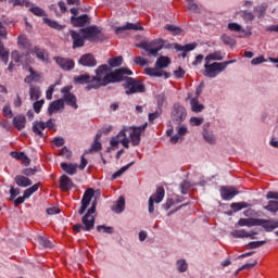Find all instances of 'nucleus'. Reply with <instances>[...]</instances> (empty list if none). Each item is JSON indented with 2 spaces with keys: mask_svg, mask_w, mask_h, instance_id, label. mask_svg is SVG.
<instances>
[{
  "mask_svg": "<svg viewBox=\"0 0 278 278\" xmlns=\"http://www.w3.org/2000/svg\"><path fill=\"white\" fill-rule=\"evenodd\" d=\"M108 64L110 68H118V66H123V55L110 58Z\"/></svg>",
  "mask_w": 278,
  "mask_h": 278,
  "instance_id": "nucleus-37",
  "label": "nucleus"
},
{
  "mask_svg": "<svg viewBox=\"0 0 278 278\" xmlns=\"http://www.w3.org/2000/svg\"><path fill=\"white\" fill-rule=\"evenodd\" d=\"M191 127H201L205 123V118L193 116L189 119Z\"/></svg>",
  "mask_w": 278,
  "mask_h": 278,
  "instance_id": "nucleus-52",
  "label": "nucleus"
},
{
  "mask_svg": "<svg viewBox=\"0 0 278 278\" xmlns=\"http://www.w3.org/2000/svg\"><path fill=\"white\" fill-rule=\"evenodd\" d=\"M174 47H175L176 51H181L180 55L182 58H187V55H188V53H190V51H194V49H197V47H199V43L191 42V43H186L184 46H181L179 43H175Z\"/></svg>",
  "mask_w": 278,
  "mask_h": 278,
  "instance_id": "nucleus-21",
  "label": "nucleus"
},
{
  "mask_svg": "<svg viewBox=\"0 0 278 278\" xmlns=\"http://www.w3.org/2000/svg\"><path fill=\"white\" fill-rule=\"evenodd\" d=\"M9 3H13V8L25 5V8H29L31 5V2L29 0H9Z\"/></svg>",
  "mask_w": 278,
  "mask_h": 278,
  "instance_id": "nucleus-53",
  "label": "nucleus"
},
{
  "mask_svg": "<svg viewBox=\"0 0 278 278\" xmlns=\"http://www.w3.org/2000/svg\"><path fill=\"white\" fill-rule=\"evenodd\" d=\"M192 188V184L188 180H182L180 184L181 194H188V191Z\"/></svg>",
  "mask_w": 278,
  "mask_h": 278,
  "instance_id": "nucleus-59",
  "label": "nucleus"
},
{
  "mask_svg": "<svg viewBox=\"0 0 278 278\" xmlns=\"http://www.w3.org/2000/svg\"><path fill=\"white\" fill-rule=\"evenodd\" d=\"M81 223H83L84 231H92V229H94V224L97 223V217L83 215Z\"/></svg>",
  "mask_w": 278,
  "mask_h": 278,
  "instance_id": "nucleus-23",
  "label": "nucleus"
},
{
  "mask_svg": "<svg viewBox=\"0 0 278 278\" xmlns=\"http://www.w3.org/2000/svg\"><path fill=\"white\" fill-rule=\"evenodd\" d=\"M54 61L63 71H73V68H75V61L73 59L55 56Z\"/></svg>",
  "mask_w": 278,
  "mask_h": 278,
  "instance_id": "nucleus-18",
  "label": "nucleus"
},
{
  "mask_svg": "<svg viewBox=\"0 0 278 278\" xmlns=\"http://www.w3.org/2000/svg\"><path fill=\"white\" fill-rule=\"evenodd\" d=\"M73 188H76V185L75 182H73V179L68 177V175L66 174L61 175L59 179V190H61V192H71Z\"/></svg>",
  "mask_w": 278,
  "mask_h": 278,
  "instance_id": "nucleus-14",
  "label": "nucleus"
},
{
  "mask_svg": "<svg viewBox=\"0 0 278 278\" xmlns=\"http://www.w3.org/2000/svg\"><path fill=\"white\" fill-rule=\"evenodd\" d=\"M63 101L66 103V105H70V108H73L74 110H77L79 105L77 104V96L75 93H68L63 96Z\"/></svg>",
  "mask_w": 278,
  "mask_h": 278,
  "instance_id": "nucleus-27",
  "label": "nucleus"
},
{
  "mask_svg": "<svg viewBox=\"0 0 278 278\" xmlns=\"http://www.w3.org/2000/svg\"><path fill=\"white\" fill-rule=\"evenodd\" d=\"M12 125L17 131H23L27 125V117L24 114H17L13 117Z\"/></svg>",
  "mask_w": 278,
  "mask_h": 278,
  "instance_id": "nucleus-22",
  "label": "nucleus"
},
{
  "mask_svg": "<svg viewBox=\"0 0 278 278\" xmlns=\"http://www.w3.org/2000/svg\"><path fill=\"white\" fill-rule=\"evenodd\" d=\"M9 194H10V198H9V201H12L14 205H16V200L18 198V194H21V189L20 188H15L14 185H10V190H9Z\"/></svg>",
  "mask_w": 278,
  "mask_h": 278,
  "instance_id": "nucleus-39",
  "label": "nucleus"
},
{
  "mask_svg": "<svg viewBox=\"0 0 278 278\" xmlns=\"http://www.w3.org/2000/svg\"><path fill=\"white\" fill-rule=\"evenodd\" d=\"M134 75V72L128 67H118L109 74H105L103 77L104 86L109 84H121V81L127 83V79Z\"/></svg>",
  "mask_w": 278,
  "mask_h": 278,
  "instance_id": "nucleus-3",
  "label": "nucleus"
},
{
  "mask_svg": "<svg viewBox=\"0 0 278 278\" xmlns=\"http://www.w3.org/2000/svg\"><path fill=\"white\" fill-rule=\"evenodd\" d=\"M155 99H156V103H157V109H159V110H162V108H163L164 105H166V94L160 93V94H157V96L155 97Z\"/></svg>",
  "mask_w": 278,
  "mask_h": 278,
  "instance_id": "nucleus-56",
  "label": "nucleus"
},
{
  "mask_svg": "<svg viewBox=\"0 0 278 278\" xmlns=\"http://www.w3.org/2000/svg\"><path fill=\"white\" fill-rule=\"evenodd\" d=\"M190 105H191V111L194 112L195 114H199L200 112L205 110V105L199 102V98H192L190 101Z\"/></svg>",
  "mask_w": 278,
  "mask_h": 278,
  "instance_id": "nucleus-34",
  "label": "nucleus"
},
{
  "mask_svg": "<svg viewBox=\"0 0 278 278\" xmlns=\"http://www.w3.org/2000/svg\"><path fill=\"white\" fill-rule=\"evenodd\" d=\"M134 62H135V64H137V66H148L149 65V61L142 56H135Z\"/></svg>",
  "mask_w": 278,
  "mask_h": 278,
  "instance_id": "nucleus-63",
  "label": "nucleus"
},
{
  "mask_svg": "<svg viewBox=\"0 0 278 278\" xmlns=\"http://www.w3.org/2000/svg\"><path fill=\"white\" fill-rule=\"evenodd\" d=\"M228 29L229 31H244V28H242V25L236 22L228 23Z\"/></svg>",
  "mask_w": 278,
  "mask_h": 278,
  "instance_id": "nucleus-61",
  "label": "nucleus"
},
{
  "mask_svg": "<svg viewBox=\"0 0 278 278\" xmlns=\"http://www.w3.org/2000/svg\"><path fill=\"white\" fill-rule=\"evenodd\" d=\"M230 236H232V238H249V231L245 229H235L230 232Z\"/></svg>",
  "mask_w": 278,
  "mask_h": 278,
  "instance_id": "nucleus-46",
  "label": "nucleus"
},
{
  "mask_svg": "<svg viewBox=\"0 0 278 278\" xmlns=\"http://www.w3.org/2000/svg\"><path fill=\"white\" fill-rule=\"evenodd\" d=\"M252 204L245 202V201H242V202H232L230 204V208L235 212V213H238V212H242V210H247V207H251Z\"/></svg>",
  "mask_w": 278,
  "mask_h": 278,
  "instance_id": "nucleus-33",
  "label": "nucleus"
},
{
  "mask_svg": "<svg viewBox=\"0 0 278 278\" xmlns=\"http://www.w3.org/2000/svg\"><path fill=\"white\" fill-rule=\"evenodd\" d=\"M14 181L18 188H29L34 184V181L23 174L16 175Z\"/></svg>",
  "mask_w": 278,
  "mask_h": 278,
  "instance_id": "nucleus-25",
  "label": "nucleus"
},
{
  "mask_svg": "<svg viewBox=\"0 0 278 278\" xmlns=\"http://www.w3.org/2000/svg\"><path fill=\"white\" fill-rule=\"evenodd\" d=\"M240 14L243 21H245V23L255 21V15L252 12H249L248 10L241 11Z\"/></svg>",
  "mask_w": 278,
  "mask_h": 278,
  "instance_id": "nucleus-50",
  "label": "nucleus"
},
{
  "mask_svg": "<svg viewBox=\"0 0 278 278\" xmlns=\"http://www.w3.org/2000/svg\"><path fill=\"white\" fill-rule=\"evenodd\" d=\"M45 105V99L35 100L33 103V110L35 114H40L42 112V106Z\"/></svg>",
  "mask_w": 278,
  "mask_h": 278,
  "instance_id": "nucleus-48",
  "label": "nucleus"
},
{
  "mask_svg": "<svg viewBox=\"0 0 278 278\" xmlns=\"http://www.w3.org/2000/svg\"><path fill=\"white\" fill-rule=\"evenodd\" d=\"M266 10H268V3L263 2L260 7H254V12H257V18H264L266 16Z\"/></svg>",
  "mask_w": 278,
  "mask_h": 278,
  "instance_id": "nucleus-40",
  "label": "nucleus"
},
{
  "mask_svg": "<svg viewBox=\"0 0 278 278\" xmlns=\"http://www.w3.org/2000/svg\"><path fill=\"white\" fill-rule=\"evenodd\" d=\"M229 64H236V59L224 62H207L204 63V71H202V75L204 77H208V79H216Z\"/></svg>",
  "mask_w": 278,
  "mask_h": 278,
  "instance_id": "nucleus-2",
  "label": "nucleus"
},
{
  "mask_svg": "<svg viewBox=\"0 0 278 278\" xmlns=\"http://www.w3.org/2000/svg\"><path fill=\"white\" fill-rule=\"evenodd\" d=\"M62 170L67 175H77L78 165L74 163L63 162L60 164Z\"/></svg>",
  "mask_w": 278,
  "mask_h": 278,
  "instance_id": "nucleus-26",
  "label": "nucleus"
},
{
  "mask_svg": "<svg viewBox=\"0 0 278 278\" xmlns=\"http://www.w3.org/2000/svg\"><path fill=\"white\" fill-rule=\"evenodd\" d=\"M38 173V168L36 167H26L21 169V175H24L25 177H34Z\"/></svg>",
  "mask_w": 278,
  "mask_h": 278,
  "instance_id": "nucleus-47",
  "label": "nucleus"
},
{
  "mask_svg": "<svg viewBox=\"0 0 278 278\" xmlns=\"http://www.w3.org/2000/svg\"><path fill=\"white\" fill-rule=\"evenodd\" d=\"M266 244V241H251L248 243V249H260L261 247H264Z\"/></svg>",
  "mask_w": 278,
  "mask_h": 278,
  "instance_id": "nucleus-62",
  "label": "nucleus"
},
{
  "mask_svg": "<svg viewBox=\"0 0 278 278\" xmlns=\"http://www.w3.org/2000/svg\"><path fill=\"white\" fill-rule=\"evenodd\" d=\"M52 143L54 144V147H64V144H66V140H64L63 137H54L52 140Z\"/></svg>",
  "mask_w": 278,
  "mask_h": 278,
  "instance_id": "nucleus-64",
  "label": "nucleus"
},
{
  "mask_svg": "<svg viewBox=\"0 0 278 278\" xmlns=\"http://www.w3.org/2000/svg\"><path fill=\"white\" fill-rule=\"evenodd\" d=\"M160 116H162V110L159 109L155 112L148 114V121L153 124V122L156 121V118H160Z\"/></svg>",
  "mask_w": 278,
  "mask_h": 278,
  "instance_id": "nucleus-60",
  "label": "nucleus"
},
{
  "mask_svg": "<svg viewBox=\"0 0 278 278\" xmlns=\"http://www.w3.org/2000/svg\"><path fill=\"white\" fill-rule=\"evenodd\" d=\"M97 231H99V232L103 231V233L112 235V233H114V227L105 226V225H98Z\"/></svg>",
  "mask_w": 278,
  "mask_h": 278,
  "instance_id": "nucleus-58",
  "label": "nucleus"
},
{
  "mask_svg": "<svg viewBox=\"0 0 278 278\" xmlns=\"http://www.w3.org/2000/svg\"><path fill=\"white\" fill-rule=\"evenodd\" d=\"M149 127V123H144L141 126H130L129 129H131V132L129 135L130 142L132 147H139L140 142L142 140V134L147 131V128Z\"/></svg>",
  "mask_w": 278,
  "mask_h": 278,
  "instance_id": "nucleus-8",
  "label": "nucleus"
},
{
  "mask_svg": "<svg viewBox=\"0 0 278 278\" xmlns=\"http://www.w3.org/2000/svg\"><path fill=\"white\" fill-rule=\"evenodd\" d=\"M91 21L92 17H90V15L87 13L77 16H71L70 18V23L73 25V27H81V29H84V27H88Z\"/></svg>",
  "mask_w": 278,
  "mask_h": 278,
  "instance_id": "nucleus-12",
  "label": "nucleus"
},
{
  "mask_svg": "<svg viewBox=\"0 0 278 278\" xmlns=\"http://www.w3.org/2000/svg\"><path fill=\"white\" fill-rule=\"evenodd\" d=\"M122 86L123 88H125V94H127L128 97L130 94L147 92V86H144V83L134 77L128 76L126 83H124Z\"/></svg>",
  "mask_w": 278,
  "mask_h": 278,
  "instance_id": "nucleus-6",
  "label": "nucleus"
},
{
  "mask_svg": "<svg viewBox=\"0 0 278 278\" xmlns=\"http://www.w3.org/2000/svg\"><path fill=\"white\" fill-rule=\"evenodd\" d=\"M176 268L178 273H186L188 270V262L184 258H180L176 262Z\"/></svg>",
  "mask_w": 278,
  "mask_h": 278,
  "instance_id": "nucleus-44",
  "label": "nucleus"
},
{
  "mask_svg": "<svg viewBox=\"0 0 278 278\" xmlns=\"http://www.w3.org/2000/svg\"><path fill=\"white\" fill-rule=\"evenodd\" d=\"M112 68H110V65L108 64H102L98 66L96 70V76H92V80L94 83L87 85L86 90H99V88L105 87V83L103 81V75L110 74Z\"/></svg>",
  "mask_w": 278,
  "mask_h": 278,
  "instance_id": "nucleus-5",
  "label": "nucleus"
},
{
  "mask_svg": "<svg viewBox=\"0 0 278 278\" xmlns=\"http://www.w3.org/2000/svg\"><path fill=\"white\" fill-rule=\"evenodd\" d=\"M144 73L148 75V77H162L160 68L157 67H146Z\"/></svg>",
  "mask_w": 278,
  "mask_h": 278,
  "instance_id": "nucleus-42",
  "label": "nucleus"
},
{
  "mask_svg": "<svg viewBox=\"0 0 278 278\" xmlns=\"http://www.w3.org/2000/svg\"><path fill=\"white\" fill-rule=\"evenodd\" d=\"M73 83L76 86H84V84H88V86H90V84H94V80H92V76H90V74L85 73L80 74L79 76H75Z\"/></svg>",
  "mask_w": 278,
  "mask_h": 278,
  "instance_id": "nucleus-24",
  "label": "nucleus"
},
{
  "mask_svg": "<svg viewBox=\"0 0 278 278\" xmlns=\"http://www.w3.org/2000/svg\"><path fill=\"white\" fill-rule=\"evenodd\" d=\"M31 53H34L38 58V60H41V62H45V60H47L45 58V49H40L38 46H35L33 48Z\"/></svg>",
  "mask_w": 278,
  "mask_h": 278,
  "instance_id": "nucleus-45",
  "label": "nucleus"
},
{
  "mask_svg": "<svg viewBox=\"0 0 278 278\" xmlns=\"http://www.w3.org/2000/svg\"><path fill=\"white\" fill-rule=\"evenodd\" d=\"M170 62L172 61L168 56L161 55L155 62V68H159V71H162V68H168V66H170Z\"/></svg>",
  "mask_w": 278,
  "mask_h": 278,
  "instance_id": "nucleus-29",
  "label": "nucleus"
},
{
  "mask_svg": "<svg viewBox=\"0 0 278 278\" xmlns=\"http://www.w3.org/2000/svg\"><path fill=\"white\" fill-rule=\"evenodd\" d=\"M29 12H31V14H34L35 16H47V12L40 7H31L29 9Z\"/></svg>",
  "mask_w": 278,
  "mask_h": 278,
  "instance_id": "nucleus-57",
  "label": "nucleus"
},
{
  "mask_svg": "<svg viewBox=\"0 0 278 278\" xmlns=\"http://www.w3.org/2000/svg\"><path fill=\"white\" fill-rule=\"evenodd\" d=\"M220 40L224 42V45H226L227 47H236V39L231 38L229 35L227 34H223L220 36Z\"/></svg>",
  "mask_w": 278,
  "mask_h": 278,
  "instance_id": "nucleus-43",
  "label": "nucleus"
},
{
  "mask_svg": "<svg viewBox=\"0 0 278 278\" xmlns=\"http://www.w3.org/2000/svg\"><path fill=\"white\" fill-rule=\"evenodd\" d=\"M219 193L223 201H231V199L240 194V191L235 186H222Z\"/></svg>",
  "mask_w": 278,
  "mask_h": 278,
  "instance_id": "nucleus-13",
  "label": "nucleus"
},
{
  "mask_svg": "<svg viewBox=\"0 0 278 278\" xmlns=\"http://www.w3.org/2000/svg\"><path fill=\"white\" fill-rule=\"evenodd\" d=\"M0 61L3 64H8L10 61V50L5 49V47L2 50L0 49Z\"/></svg>",
  "mask_w": 278,
  "mask_h": 278,
  "instance_id": "nucleus-54",
  "label": "nucleus"
},
{
  "mask_svg": "<svg viewBox=\"0 0 278 278\" xmlns=\"http://www.w3.org/2000/svg\"><path fill=\"white\" fill-rule=\"evenodd\" d=\"M239 227H263V229L270 233L274 229H278V219H265V218H240L237 223Z\"/></svg>",
  "mask_w": 278,
  "mask_h": 278,
  "instance_id": "nucleus-1",
  "label": "nucleus"
},
{
  "mask_svg": "<svg viewBox=\"0 0 278 278\" xmlns=\"http://www.w3.org/2000/svg\"><path fill=\"white\" fill-rule=\"evenodd\" d=\"M144 31V27L140 24L126 23L124 26H118L115 28V35L121 36L124 31Z\"/></svg>",
  "mask_w": 278,
  "mask_h": 278,
  "instance_id": "nucleus-16",
  "label": "nucleus"
},
{
  "mask_svg": "<svg viewBox=\"0 0 278 278\" xmlns=\"http://www.w3.org/2000/svg\"><path fill=\"white\" fill-rule=\"evenodd\" d=\"M38 242L45 249H52V247H53V243H51V241L48 238L42 237V236L38 237Z\"/></svg>",
  "mask_w": 278,
  "mask_h": 278,
  "instance_id": "nucleus-55",
  "label": "nucleus"
},
{
  "mask_svg": "<svg viewBox=\"0 0 278 278\" xmlns=\"http://www.w3.org/2000/svg\"><path fill=\"white\" fill-rule=\"evenodd\" d=\"M64 99L60 98L49 103L48 106V116H53V114H58L61 110H64Z\"/></svg>",
  "mask_w": 278,
  "mask_h": 278,
  "instance_id": "nucleus-19",
  "label": "nucleus"
},
{
  "mask_svg": "<svg viewBox=\"0 0 278 278\" xmlns=\"http://www.w3.org/2000/svg\"><path fill=\"white\" fill-rule=\"evenodd\" d=\"M225 58L223 56V52L215 51L213 53H210L205 56V62H223Z\"/></svg>",
  "mask_w": 278,
  "mask_h": 278,
  "instance_id": "nucleus-35",
  "label": "nucleus"
},
{
  "mask_svg": "<svg viewBox=\"0 0 278 278\" xmlns=\"http://www.w3.org/2000/svg\"><path fill=\"white\" fill-rule=\"evenodd\" d=\"M134 164H136V161H132L130 163H128L127 165L121 167L117 172L113 173L112 175V179H118V177H121L124 173H127V170H129V168H131V166H134Z\"/></svg>",
  "mask_w": 278,
  "mask_h": 278,
  "instance_id": "nucleus-38",
  "label": "nucleus"
},
{
  "mask_svg": "<svg viewBox=\"0 0 278 278\" xmlns=\"http://www.w3.org/2000/svg\"><path fill=\"white\" fill-rule=\"evenodd\" d=\"M78 64L87 68H94L97 66V59L92 53H85L79 58Z\"/></svg>",
  "mask_w": 278,
  "mask_h": 278,
  "instance_id": "nucleus-17",
  "label": "nucleus"
},
{
  "mask_svg": "<svg viewBox=\"0 0 278 278\" xmlns=\"http://www.w3.org/2000/svg\"><path fill=\"white\" fill-rule=\"evenodd\" d=\"M53 127H55V123H53V118L48 119L47 122L43 121H35L33 122V134H35V136H38L39 138H47V136L45 135V130L46 129H53Z\"/></svg>",
  "mask_w": 278,
  "mask_h": 278,
  "instance_id": "nucleus-7",
  "label": "nucleus"
},
{
  "mask_svg": "<svg viewBox=\"0 0 278 278\" xmlns=\"http://www.w3.org/2000/svg\"><path fill=\"white\" fill-rule=\"evenodd\" d=\"M71 38L73 40V49H79L86 45V38H84V35L81 33H78L76 30H70Z\"/></svg>",
  "mask_w": 278,
  "mask_h": 278,
  "instance_id": "nucleus-20",
  "label": "nucleus"
},
{
  "mask_svg": "<svg viewBox=\"0 0 278 278\" xmlns=\"http://www.w3.org/2000/svg\"><path fill=\"white\" fill-rule=\"evenodd\" d=\"M94 188H88L85 190L81 201H80V208L78 210L79 216H84L86 214V210L90 206V203H92V198L94 197Z\"/></svg>",
  "mask_w": 278,
  "mask_h": 278,
  "instance_id": "nucleus-10",
  "label": "nucleus"
},
{
  "mask_svg": "<svg viewBox=\"0 0 278 278\" xmlns=\"http://www.w3.org/2000/svg\"><path fill=\"white\" fill-rule=\"evenodd\" d=\"M188 116V111L186 106L181 105L180 103H174L173 111H172V121L175 125H181L184 121H186Z\"/></svg>",
  "mask_w": 278,
  "mask_h": 278,
  "instance_id": "nucleus-9",
  "label": "nucleus"
},
{
  "mask_svg": "<svg viewBox=\"0 0 278 278\" xmlns=\"http://www.w3.org/2000/svg\"><path fill=\"white\" fill-rule=\"evenodd\" d=\"M39 188H40V182H37L33 186L30 185L29 188L24 190L23 195L17 197V199L15 200V205H23L26 199H29L31 194H34L35 192H38Z\"/></svg>",
  "mask_w": 278,
  "mask_h": 278,
  "instance_id": "nucleus-15",
  "label": "nucleus"
},
{
  "mask_svg": "<svg viewBox=\"0 0 278 278\" xmlns=\"http://www.w3.org/2000/svg\"><path fill=\"white\" fill-rule=\"evenodd\" d=\"M166 31H169L172 36H181L184 34V29L179 26H175L173 24H167L164 26Z\"/></svg>",
  "mask_w": 278,
  "mask_h": 278,
  "instance_id": "nucleus-36",
  "label": "nucleus"
},
{
  "mask_svg": "<svg viewBox=\"0 0 278 278\" xmlns=\"http://www.w3.org/2000/svg\"><path fill=\"white\" fill-rule=\"evenodd\" d=\"M42 97V91L40 87L30 85L29 87V99L30 101H38Z\"/></svg>",
  "mask_w": 278,
  "mask_h": 278,
  "instance_id": "nucleus-32",
  "label": "nucleus"
},
{
  "mask_svg": "<svg viewBox=\"0 0 278 278\" xmlns=\"http://www.w3.org/2000/svg\"><path fill=\"white\" fill-rule=\"evenodd\" d=\"M42 22L45 23V25H48V27H51V29H56V31H62V29H64V27H66V26L58 23V21L51 20L49 17H43Z\"/></svg>",
  "mask_w": 278,
  "mask_h": 278,
  "instance_id": "nucleus-31",
  "label": "nucleus"
},
{
  "mask_svg": "<svg viewBox=\"0 0 278 278\" xmlns=\"http://www.w3.org/2000/svg\"><path fill=\"white\" fill-rule=\"evenodd\" d=\"M164 45H166V40L157 38L150 42L147 40H142L139 43H136V47L138 49H143L150 58H157V55H160V51L164 49Z\"/></svg>",
  "mask_w": 278,
  "mask_h": 278,
  "instance_id": "nucleus-4",
  "label": "nucleus"
},
{
  "mask_svg": "<svg viewBox=\"0 0 278 278\" xmlns=\"http://www.w3.org/2000/svg\"><path fill=\"white\" fill-rule=\"evenodd\" d=\"M17 45L23 47V49H31V42H29V39L22 36L17 37Z\"/></svg>",
  "mask_w": 278,
  "mask_h": 278,
  "instance_id": "nucleus-49",
  "label": "nucleus"
},
{
  "mask_svg": "<svg viewBox=\"0 0 278 278\" xmlns=\"http://www.w3.org/2000/svg\"><path fill=\"white\" fill-rule=\"evenodd\" d=\"M264 210H266L267 212H271V214H277L278 201H275V200L268 201V204L264 206Z\"/></svg>",
  "mask_w": 278,
  "mask_h": 278,
  "instance_id": "nucleus-41",
  "label": "nucleus"
},
{
  "mask_svg": "<svg viewBox=\"0 0 278 278\" xmlns=\"http://www.w3.org/2000/svg\"><path fill=\"white\" fill-rule=\"evenodd\" d=\"M111 210L115 214H123L125 212V197L121 195Z\"/></svg>",
  "mask_w": 278,
  "mask_h": 278,
  "instance_id": "nucleus-28",
  "label": "nucleus"
},
{
  "mask_svg": "<svg viewBox=\"0 0 278 278\" xmlns=\"http://www.w3.org/2000/svg\"><path fill=\"white\" fill-rule=\"evenodd\" d=\"M202 136L208 144H216V138H214V134L210 131H202Z\"/></svg>",
  "mask_w": 278,
  "mask_h": 278,
  "instance_id": "nucleus-51",
  "label": "nucleus"
},
{
  "mask_svg": "<svg viewBox=\"0 0 278 278\" xmlns=\"http://www.w3.org/2000/svg\"><path fill=\"white\" fill-rule=\"evenodd\" d=\"M166 194V190L164 187H157L154 194H152L149 199H152L155 203H162L164 201V197Z\"/></svg>",
  "mask_w": 278,
  "mask_h": 278,
  "instance_id": "nucleus-30",
  "label": "nucleus"
},
{
  "mask_svg": "<svg viewBox=\"0 0 278 278\" xmlns=\"http://www.w3.org/2000/svg\"><path fill=\"white\" fill-rule=\"evenodd\" d=\"M79 34L84 36L85 40L92 42V40H99L101 30L97 25H88L87 27L80 28Z\"/></svg>",
  "mask_w": 278,
  "mask_h": 278,
  "instance_id": "nucleus-11",
  "label": "nucleus"
}]
</instances>
